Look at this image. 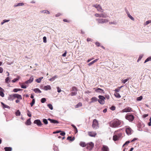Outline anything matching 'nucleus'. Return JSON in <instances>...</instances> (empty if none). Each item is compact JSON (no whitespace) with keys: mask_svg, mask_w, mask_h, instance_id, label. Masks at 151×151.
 Returning a JSON list of instances; mask_svg holds the SVG:
<instances>
[{"mask_svg":"<svg viewBox=\"0 0 151 151\" xmlns=\"http://www.w3.org/2000/svg\"><path fill=\"white\" fill-rule=\"evenodd\" d=\"M122 121L118 119H114L110 122V126L112 127L116 128L121 125Z\"/></svg>","mask_w":151,"mask_h":151,"instance_id":"obj_2","label":"nucleus"},{"mask_svg":"<svg viewBox=\"0 0 151 151\" xmlns=\"http://www.w3.org/2000/svg\"><path fill=\"white\" fill-rule=\"evenodd\" d=\"M0 95L2 97H4V96L3 92L2 91H0Z\"/></svg>","mask_w":151,"mask_h":151,"instance_id":"obj_48","label":"nucleus"},{"mask_svg":"<svg viewBox=\"0 0 151 151\" xmlns=\"http://www.w3.org/2000/svg\"><path fill=\"white\" fill-rule=\"evenodd\" d=\"M21 113L19 110H17L16 112V115L17 116H19L20 115Z\"/></svg>","mask_w":151,"mask_h":151,"instance_id":"obj_37","label":"nucleus"},{"mask_svg":"<svg viewBox=\"0 0 151 151\" xmlns=\"http://www.w3.org/2000/svg\"><path fill=\"white\" fill-rule=\"evenodd\" d=\"M77 93L76 91V92H72L70 93V95L71 96H75L77 94Z\"/></svg>","mask_w":151,"mask_h":151,"instance_id":"obj_40","label":"nucleus"},{"mask_svg":"<svg viewBox=\"0 0 151 151\" xmlns=\"http://www.w3.org/2000/svg\"><path fill=\"white\" fill-rule=\"evenodd\" d=\"M151 23V20H149L147 21L144 24V25H146Z\"/></svg>","mask_w":151,"mask_h":151,"instance_id":"obj_38","label":"nucleus"},{"mask_svg":"<svg viewBox=\"0 0 151 151\" xmlns=\"http://www.w3.org/2000/svg\"><path fill=\"white\" fill-rule=\"evenodd\" d=\"M127 16H128L132 20H133V21H134V18L132 17V16L130 15V14H129V12H127Z\"/></svg>","mask_w":151,"mask_h":151,"instance_id":"obj_30","label":"nucleus"},{"mask_svg":"<svg viewBox=\"0 0 151 151\" xmlns=\"http://www.w3.org/2000/svg\"><path fill=\"white\" fill-rule=\"evenodd\" d=\"M57 88L58 92V93H60L61 91V89L59 87H57Z\"/></svg>","mask_w":151,"mask_h":151,"instance_id":"obj_56","label":"nucleus"},{"mask_svg":"<svg viewBox=\"0 0 151 151\" xmlns=\"http://www.w3.org/2000/svg\"><path fill=\"white\" fill-rule=\"evenodd\" d=\"M82 106V104L81 102H79L78 103L77 105H76L75 106V107L76 108H78L79 107L81 106Z\"/></svg>","mask_w":151,"mask_h":151,"instance_id":"obj_32","label":"nucleus"},{"mask_svg":"<svg viewBox=\"0 0 151 151\" xmlns=\"http://www.w3.org/2000/svg\"><path fill=\"white\" fill-rule=\"evenodd\" d=\"M33 77L32 76L30 78V79L29 80H28L27 81H26L25 82V83L26 84H28V83H32L33 81Z\"/></svg>","mask_w":151,"mask_h":151,"instance_id":"obj_16","label":"nucleus"},{"mask_svg":"<svg viewBox=\"0 0 151 151\" xmlns=\"http://www.w3.org/2000/svg\"><path fill=\"white\" fill-rule=\"evenodd\" d=\"M4 149L5 151H12V148L10 147H5Z\"/></svg>","mask_w":151,"mask_h":151,"instance_id":"obj_21","label":"nucleus"},{"mask_svg":"<svg viewBox=\"0 0 151 151\" xmlns=\"http://www.w3.org/2000/svg\"><path fill=\"white\" fill-rule=\"evenodd\" d=\"M3 68L1 67H0V73H3Z\"/></svg>","mask_w":151,"mask_h":151,"instance_id":"obj_59","label":"nucleus"},{"mask_svg":"<svg viewBox=\"0 0 151 151\" xmlns=\"http://www.w3.org/2000/svg\"><path fill=\"white\" fill-rule=\"evenodd\" d=\"M47 106L51 110H52L53 109V107L52 106V105L50 104H47Z\"/></svg>","mask_w":151,"mask_h":151,"instance_id":"obj_36","label":"nucleus"},{"mask_svg":"<svg viewBox=\"0 0 151 151\" xmlns=\"http://www.w3.org/2000/svg\"><path fill=\"white\" fill-rule=\"evenodd\" d=\"M114 95L116 98H120L121 97L120 94L117 92H115V93L114 94Z\"/></svg>","mask_w":151,"mask_h":151,"instance_id":"obj_27","label":"nucleus"},{"mask_svg":"<svg viewBox=\"0 0 151 151\" xmlns=\"http://www.w3.org/2000/svg\"><path fill=\"white\" fill-rule=\"evenodd\" d=\"M24 5V4L23 3H16L15 4L14 6L15 7H17V6H23Z\"/></svg>","mask_w":151,"mask_h":151,"instance_id":"obj_29","label":"nucleus"},{"mask_svg":"<svg viewBox=\"0 0 151 151\" xmlns=\"http://www.w3.org/2000/svg\"><path fill=\"white\" fill-rule=\"evenodd\" d=\"M142 58V56H140L138 58V60H137V62H138V61H139L141 59V58Z\"/></svg>","mask_w":151,"mask_h":151,"instance_id":"obj_63","label":"nucleus"},{"mask_svg":"<svg viewBox=\"0 0 151 151\" xmlns=\"http://www.w3.org/2000/svg\"><path fill=\"white\" fill-rule=\"evenodd\" d=\"M60 135L62 136H64L65 135V132H62L60 133Z\"/></svg>","mask_w":151,"mask_h":151,"instance_id":"obj_62","label":"nucleus"},{"mask_svg":"<svg viewBox=\"0 0 151 151\" xmlns=\"http://www.w3.org/2000/svg\"><path fill=\"white\" fill-rule=\"evenodd\" d=\"M99 99L98 100V102L101 104H104V100L105 98L103 96L99 95Z\"/></svg>","mask_w":151,"mask_h":151,"instance_id":"obj_4","label":"nucleus"},{"mask_svg":"<svg viewBox=\"0 0 151 151\" xmlns=\"http://www.w3.org/2000/svg\"><path fill=\"white\" fill-rule=\"evenodd\" d=\"M93 6L95 7V8L97 9H101V7L99 4L94 5Z\"/></svg>","mask_w":151,"mask_h":151,"instance_id":"obj_20","label":"nucleus"},{"mask_svg":"<svg viewBox=\"0 0 151 151\" xmlns=\"http://www.w3.org/2000/svg\"><path fill=\"white\" fill-rule=\"evenodd\" d=\"M41 13L49 14L50 12L48 10H43L41 12Z\"/></svg>","mask_w":151,"mask_h":151,"instance_id":"obj_33","label":"nucleus"},{"mask_svg":"<svg viewBox=\"0 0 151 151\" xmlns=\"http://www.w3.org/2000/svg\"><path fill=\"white\" fill-rule=\"evenodd\" d=\"M97 20L99 23H103L107 22V20L106 19H99Z\"/></svg>","mask_w":151,"mask_h":151,"instance_id":"obj_12","label":"nucleus"},{"mask_svg":"<svg viewBox=\"0 0 151 151\" xmlns=\"http://www.w3.org/2000/svg\"><path fill=\"white\" fill-rule=\"evenodd\" d=\"M142 99V96H140L137 97V100L139 101H141Z\"/></svg>","mask_w":151,"mask_h":151,"instance_id":"obj_47","label":"nucleus"},{"mask_svg":"<svg viewBox=\"0 0 151 151\" xmlns=\"http://www.w3.org/2000/svg\"><path fill=\"white\" fill-rule=\"evenodd\" d=\"M33 77L32 76L30 78V79L29 80H28L27 81H26L25 82V83L26 84H28V83H32L33 81Z\"/></svg>","mask_w":151,"mask_h":151,"instance_id":"obj_17","label":"nucleus"},{"mask_svg":"<svg viewBox=\"0 0 151 151\" xmlns=\"http://www.w3.org/2000/svg\"><path fill=\"white\" fill-rule=\"evenodd\" d=\"M95 91L96 92H99V93H104V90L101 88H98L97 89H96L95 90Z\"/></svg>","mask_w":151,"mask_h":151,"instance_id":"obj_18","label":"nucleus"},{"mask_svg":"<svg viewBox=\"0 0 151 151\" xmlns=\"http://www.w3.org/2000/svg\"><path fill=\"white\" fill-rule=\"evenodd\" d=\"M123 87V86H121L120 87H119L118 88H116L115 90V91L117 92H119L120 91V89L122 88Z\"/></svg>","mask_w":151,"mask_h":151,"instance_id":"obj_46","label":"nucleus"},{"mask_svg":"<svg viewBox=\"0 0 151 151\" xmlns=\"http://www.w3.org/2000/svg\"><path fill=\"white\" fill-rule=\"evenodd\" d=\"M35 99H33L31 103H30V105L31 107H32L34 104L35 103Z\"/></svg>","mask_w":151,"mask_h":151,"instance_id":"obj_39","label":"nucleus"},{"mask_svg":"<svg viewBox=\"0 0 151 151\" xmlns=\"http://www.w3.org/2000/svg\"><path fill=\"white\" fill-rule=\"evenodd\" d=\"M33 77L32 76L30 78V79L29 80H28L27 81H26L25 82V83L26 84H28V83H32L33 81Z\"/></svg>","mask_w":151,"mask_h":151,"instance_id":"obj_15","label":"nucleus"},{"mask_svg":"<svg viewBox=\"0 0 151 151\" xmlns=\"http://www.w3.org/2000/svg\"><path fill=\"white\" fill-rule=\"evenodd\" d=\"M151 61V56L150 57H148V58H147L145 60V61L144 62V63H146V62L148 61Z\"/></svg>","mask_w":151,"mask_h":151,"instance_id":"obj_41","label":"nucleus"},{"mask_svg":"<svg viewBox=\"0 0 151 151\" xmlns=\"http://www.w3.org/2000/svg\"><path fill=\"white\" fill-rule=\"evenodd\" d=\"M46 101V99L45 98H42L41 100V102L42 103H45Z\"/></svg>","mask_w":151,"mask_h":151,"instance_id":"obj_45","label":"nucleus"},{"mask_svg":"<svg viewBox=\"0 0 151 151\" xmlns=\"http://www.w3.org/2000/svg\"><path fill=\"white\" fill-rule=\"evenodd\" d=\"M132 130L130 127H127L126 128V132L128 135H130L132 134Z\"/></svg>","mask_w":151,"mask_h":151,"instance_id":"obj_8","label":"nucleus"},{"mask_svg":"<svg viewBox=\"0 0 151 151\" xmlns=\"http://www.w3.org/2000/svg\"><path fill=\"white\" fill-rule=\"evenodd\" d=\"M63 20L64 22H69V21L68 20H67L66 19H63Z\"/></svg>","mask_w":151,"mask_h":151,"instance_id":"obj_64","label":"nucleus"},{"mask_svg":"<svg viewBox=\"0 0 151 151\" xmlns=\"http://www.w3.org/2000/svg\"><path fill=\"white\" fill-rule=\"evenodd\" d=\"M9 77H7L5 79V82L6 83H8L9 82Z\"/></svg>","mask_w":151,"mask_h":151,"instance_id":"obj_53","label":"nucleus"},{"mask_svg":"<svg viewBox=\"0 0 151 151\" xmlns=\"http://www.w3.org/2000/svg\"><path fill=\"white\" fill-rule=\"evenodd\" d=\"M79 145L83 147H86V144L85 142H81L80 143Z\"/></svg>","mask_w":151,"mask_h":151,"instance_id":"obj_24","label":"nucleus"},{"mask_svg":"<svg viewBox=\"0 0 151 151\" xmlns=\"http://www.w3.org/2000/svg\"><path fill=\"white\" fill-rule=\"evenodd\" d=\"M95 15L96 17H106V15L104 14H95Z\"/></svg>","mask_w":151,"mask_h":151,"instance_id":"obj_13","label":"nucleus"},{"mask_svg":"<svg viewBox=\"0 0 151 151\" xmlns=\"http://www.w3.org/2000/svg\"><path fill=\"white\" fill-rule=\"evenodd\" d=\"M93 144L92 142H91L89 143L86 144V147L87 149L90 150L93 147Z\"/></svg>","mask_w":151,"mask_h":151,"instance_id":"obj_7","label":"nucleus"},{"mask_svg":"<svg viewBox=\"0 0 151 151\" xmlns=\"http://www.w3.org/2000/svg\"><path fill=\"white\" fill-rule=\"evenodd\" d=\"M48 120L50 121L51 123H54V124L59 123V122L58 121L55 120L51 119L50 118L48 119Z\"/></svg>","mask_w":151,"mask_h":151,"instance_id":"obj_19","label":"nucleus"},{"mask_svg":"<svg viewBox=\"0 0 151 151\" xmlns=\"http://www.w3.org/2000/svg\"><path fill=\"white\" fill-rule=\"evenodd\" d=\"M44 89L45 90H50L51 89V87L50 85H47L44 86Z\"/></svg>","mask_w":151,"mask_h":151,"instance_id":"obj_23","label":"nucleus"},{"mask_svg":"<svg viewBox=\"0 0 151 151\" xmlns=\"http://www.w3.org/2000/svg\"><path fill=\"white\" fill-rule=\"evenodd\" d=\"M91 101L90 102V103L96 102L97 101V99L96 97H93L91 99Z\"/></svg>","mask_w":151,"mask_h":151,"instance_id":"obj_22","label":"nucleus"},{"mask_svg":"<svg viewBox=\"0 0 151 151\" xmlns=\"http://www.w3.org/2000/svg\"><path fill=\"white\" fill-rule=\"evenodd\" d=\"M22 90V89L19 88H15L13 89V91L14 92H17L18 91H19Z\"/></svg>","mask_w":151,"mask_h":151,"instance_id":"obj_34","label":"nucleus"},{"mask_svg":"<svg viewBox=\"0 0 151 151\" xmlns=\"http://www.w3.org/2000/svg\"><path fill=\"white\" fill-rule=\"evenodd\" d=\"M21 87L22 88H25L27 87V86H26L24 85L23 84H22V85H21Z\"/></svg>","mask_w":151,"mask_h":151,"instance_id":"obj_54","label":"nucleus"},{"mask_svg":"<svg viewBox=\"0 0 151 151\" xmlns=\"http://www.w3.org/2000/svg\"><path fill=\"white\" fill-rule=\"evenodd\" d=\"M43 122L45 124H48L47 121L46 119H43Z\"/></svg>","mask_w":151,"mask_h":151,"instance_id":"obj_44","label":"nucleus"},{"mask_svg":"<svg viewBox=\"0 0 151 151\" xmlns=\"http://www.w3.org/2000/svg\"><path fill=\"white\" fill-rule=\"evenodd\" d=\"M129 143H130L129 141H126L125 142V143L123 145V147H124V146H125V145H127Z\"/></svg>","mask_w":151,"mask_h":151,"instance_id":"obj_52","label":"nucleus"},{"mask_svg":"<svg viewBox=\"0 0 151 151\" xmlns=\"http://www.w3.org/2000/svg\"><path fill=\"white\" fill-rule=\"evenodd\" d=\"M72 90L73 91H77V88L75 86H74L72 87Z\"/></svg>","mask_w":151,"mask_h":151,"instance_id":"obj_57","label":"nucleus"},{"mask_svg":"<svg viewBox=\"0 0 151 151\" xmlns=\"http://www.w3.org/2000/svg\"><path fill=\"white\" fill-rule=\"evenodd\" d=\"M110 109L111 110L114 111L116 107L114 106H112L111 107Z\"/></svg>","mask_w":151,"mask_h":151,"instance_id":"obj_49","label":"nucleus"},{"mask_svg":"<svg viewBox=\"0 0 151 151\" xmlns=\"http://www.w3.org/2000/svg\"><path fill=\"white\" fill-rule=\"evenodd\" d=\"M88 135L91 137H95L97 135V134L95 132L90 131L88 132Z\"/></svg>","mask_w":151,"mask_h":151,"instance_id":"obj_9","label":"nucleus"},{"mask_svg":"<svg viewBox=\"0 0 151 151\" xmlns=\"http://www.w3.org/2000/svg\"><path fill=\"white\" fill-rule=\"evenodd\" d=\"M10 21V20L9 19V20H4L2 22H1V24L2 25L4 23H5V22H8L9 21Z\"/></svg>","mask_w":151,"mask_h":151,"instance_id":"obj_43","label":"nucleus"},{"mask_svg":"<svg viewBox=\"0 0 151 151\" xmlns=\"http://www.w3.org/2000/svg\"><path fill=\"white\" fill-rule=\"evenodd\" d=\"M67 139L68 140H69L70 141H72L74 140L75 138L74 137H71L68 136L67 137Z\"/></svg>","mask_w":151,"mask_h":151,"instance_id":"obj_28","label":"nucleus"},{"mask_svg":"<svg viewBox=\"0 0 151 151\" xmlns=\"http://www.w3.org/2000/svg\"><path fill=\"white\" fill-rule=\"evenodd\" d=\"M95 44L98 47H99L100 46V43L99 42H96L95 43Z\"/></svg>","mask_w":151,"mask_h":151,"instance_id":"obj_55","label":"nucleus"},{"mask_svg":"<svg viewBox=\"0 0 151 151\" xmlns=\"http://www.w3.org/2000/svg\"><path fill=\"white\" fill-rule=\"evenodd\" d=\"M132 111V109L129 107H127L125 108L122 110V112H127Z\"/></svg>","mask_w":151,"mask_h":151,"instance_id":"obj_6","label":"nucleus"},{"mask_svg":"<svg viewBox=\"0 0 151 151\" xmlns=\"http://www.w3.org/2000/svg\"><path fill=\"white\" fill-rule=\"evenodd\" d=\"M55 77H52L50 79V81H53L55 80Z\"/></svg>","mask_w":151,"mask_h":151,"instance_id":"obj_60","label":"nucleus"},{"mask_svg":"<svg viewBox=\"0 0 151 151\" xmlns=\"http://www.w3.org/2000/svg\"><path fill=\"white\" fill-rule=\"evenodd\" d=\"M34 123L36 124L38 126H40L42 125V123L38 119H36L34 121Z\"/></svg>","mask_w":151,"mask_h":151,"instance_id":"obj_11","label":"nucleus"},{"mask_svg":"<svg viewBox=\"0 0 151 151\" xmlns=\"http://www.w3.org/2000/svg\"><path fill=\"white\" fill-rule=\"evenodd\" d=\"M12 96L15 98H17L18 99L21 100L22 99V97L21 95L18 94H14Z\"/></svg>","mask_w":151,"mask_h":151,"instance_id":"obj_10","label":"nucleus"},{"mask_svg":"<svg viewBox=\"0 0 151 151\" xmlns=\"http://www.w3.org/2000/svg\"><path fill=\"white\" fill-rule=\"evenodd\" d=\"M125 118L127 119L130 122L132 121L134 119V116L132 115H127Z\"/></svg>","mask_w":151,"mask_h":151,"instance_id":"obj_5","label":"nucleus"},{"mask_svg":"<svg viewBox=\"0 0 151 151\" xmlns=\"http://www.w3.org/2000/svg\"><path fill=\"white\" fill-rule=\"evenodd\" d=\"M121 129H119L115 131L113 137V140L116 141L122 137V133Z\"/></svg>","mask_w":151,"mask_h":151,"instance_id":"obj_1","label":"nucleus"},{"mask_svg":"<svg viewBox=\"0 0 151 151\" xmlns=\"http://www.w3.org/2000/svg\"><path fill=\"white\" fill-rule=\"evenodd\" d=\"M31 124V122L30 120V119H28L27 121L25 122V124L27 125H30Z\"/></svg>","mask_w":151,"mask_h":151,"instance_id":"obj_25","label":"nucleus"},{"mask_svg":"<svg viewBox=\"0 0 151 151\" xmlns=\"http://www.w3.org/2000/svg\"><path fill=\"white\" fill-rule=\"evenodd\" d=\"M67 54V52L65 51L63 55L62 56L64 57H65L66 56Z\"/></svg>","mask_w":151,"mask_h":151,"instance_id":"obj_61","label":"nucleus"},{"mask_svg":"<svg viewBox=\"0 0 151 151\" xmlns=\"http://www.w3.org/2000/svg\"><path fill=\"white\" fill-rule=\"evenodd\" d=\"M43 78V77H40L36 80V81L38 83L41 82Z\"/></svg>","mask_w":151,"mask_h":151,"instance_id":"obj_31","label":"nucleus"},{"mask_svg":"<svg viewBox=\"0 0 151 151\" xmlns=\"http://www.w3.org/2000/svg\"><path fill=\"white\" fill-rule=\"evenodd\" d=\"M18 79L17 78H14V79L13 80H12V82H16L17 81H18Z\"/></svg>","mask_w":151,"mask_h":151,"instance_id":"obj_58","label":"nucleus"},{"mask_svg":"<svg viewBox=\"0 0 151 151\" xmlns=\"http://www.w3.org/2000/svg\"><path fill=\"white\" fill-rule=\"evenodd\" d=\"M92 126L95 129H96L99 127L98 122L96 119H94L93 120Z\"/></svg>","mask_w":151,"mask_h":151,"instance_id":"obj_3","label":"nucleus"},{"mask_svg":"<svg viewBox=\"0 0 151 151\" xmlns=\"http://www.w3.org/2000/svg\"><path fill=\"white\" fill-rule=\"evenodd\" d=\"M102 151H109V150L108 147L106 145H104L101 149Z\"/></svg>","mask_w":151,"mask_h":151,"instance_id":"obj_14","label":"nucleus"},{"mask_svg":"<svg viewBox=\"0 0 151 151\" xmlns=\"http://www.w3.org/2000/svg\"><path fill=\"white\" fill-rule=\"evenodd\" d=\"M43 42L44 43H46L47 42V38L46 37H43Z\"/></svg>","mask_w":151,"mask_h":151,"instance_id":"obj_50","label":"nucleus"},{"mask_svg":"<svg viewBox=\"0 0 151 151\" xmlns=\"http://www.w3.org/2000/svg\"><path fill=\"white\" fill-rule=\"evenodd\" d=\"M33 91L36 93H41V91L39 89V88H36L34 89L33 90Z\"/></svg>","mask_w":151,"mask_h":151,"instance_id":"obj_26","label":"nucleus"},{"mask_svg":"<svg viewBox=\"0 0 151 151\" xmlns=\"http://www.w3.org/2000/svg\"><path fill=\"white\" fill-rule=\"evenodd\" d=\"M129 79L128 78H127V79H122V82L123 83H125L126 82H127L128 80Z\"/></svg>","mask_w":151,"mask_h":151,"instance_id":"obj_35","label":"nucleus"},{"mask_svg":"<svg viewBox=\"0 0 151 151\" xmlns=\"http://www.w3.org/2000/svg\"><path fill=\"white\" fill-rule=\"evenodd\" d=\"M27 115L29 117H30L31 116V114H30V112L28 110H27Z\"/></svg>","mask_w":151,"mask_h":151,"instance_id":"obj_51","label":"nucleus"},{"mask_svg":"<svg viewBox=\"0 0 151 151\" xmlns=\"http://www.w3.org/2000/svg\"><path fill=\"white\" fill-rule=\"evenodd\" d=\"M1 104L2 105H3V107L4 108H9V106L6 105L3 102H1Z\"/></svg>","mask_w":151,"mask_h":151,"instance_id":"obj_42","label":"nucleus"}]
</instances>
